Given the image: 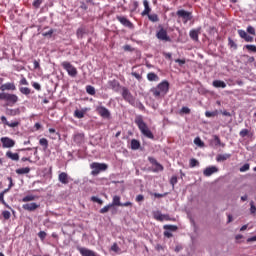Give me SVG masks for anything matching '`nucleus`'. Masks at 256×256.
<instances>
[{"instance_id":"f257e3e1","label":"nucleus","mask_w":256,"mask_h":256,"mask_svg":"<svg viewBox=\"0 0 256 256\" xmlns=\"http://www.w3.org/2000/svg\"><path fill=\"white\" fill-rule=\"evenodd\" d=\"M150 92L156 98L165 97L169 93V82L167 80L162 81L156 87L151 88Z\"/></svg>"},{"instance_id":"f03ea898","label":"nucleus","mask_w":256,"mask_h":256,"mask_svg":"<svg viewBox=\"0 0 256 256\" xmlns=\"http://www.w3.org/2000/svg\"><path fill=\"white\" fill-rule=\"evenodd\" d=\"M135 123L142 135H144V137H147L148 139H155L153 132H151L149 126H147V123L143 121V118L141 116L136 117Z\"/></svg>"},{"instance_id":"7ed1b4c3","label":"nucleus","mask_w":256,"mask_h":256,"mask_svg":"<svg viewBox=\"0 0 256 256\" xmlns=\"http://www.w3.org/2000/svg\"><path fill=\"white\" fill-rule=\"evenodd\" d=\"M0 100L7 101L8 105H15L19 101V97L15 94L0 92Z\"/></svg>"},{"instance_id":"20e7f679","label":"nucleus","mask_w":256,"mask_h":256,"mask_svg":"<svg viewBox=\"0 0 256 256\" xmlns=\"http://www.w3.org/2000/svg\"><path fill=\"white\" fill-rule=\"evenodd\" d=\"M90 168L92 170L91 175L96 177V175H99L100 171H107V164H101V163L94 162L90 165Z\"/></svg>"},{"instance_id":"39448f33","label":"nucleus","mask_w":256,"mask_h":256,"mask_svg":"<svg viewBox=\"0 0 256 256\" xmlns=\"http://www.w3.org/2000/svg\"><path fill=\"white\" fill-rule=\"evenodd\" d=\"M62 67L65 69V71H67L70 77H77V68L72 66L69 62H62Z\"/></svg>"},{"instance_id":"423d86ee","label":"nucleus","mask_w":256,"mask_h":256,"mask_svg":"<svg viewBox=\"0 0 256 256\" xmlns=\"http://www.w3.org/2000/svg\"><path fill=\"white\" fill-rule=\"evenodd\" d=\"M122 97L124 100H126L130 105H135V97H133V94L129 91L127 88H122Z\"/></svg>"},{"instance_id":"0eeeda50","label":"nucleus","mask_w":256,"mask_h":256,"mask_svg":"<svg viewBox=\"0 0 256 256\" xmlns=\"http://www.w3.org/2000/svg\"><path fill=\"white\" fill-rule=\"evenodd\" d=\"M96 111L103 119H111V112L105 106H98Z\"/></svg>"},{"instance_id":"6e6552de","label":"nucleus","mask_w":256,"mask_h":256,"mask_svg":"<svg viewBox=\"0 0 256 256\" xmlns=\"http://www.w3.org/2000/svg\"><path fill=\"white\" fill-rule=\"evenodd\" d=\"M0 141L2 143L3 149H11V148L15 147V140H13L9 137H2L0 139Z\"/></svg>"},{"instance_id":"1a4fd4ad","label":"nucleus","mask_w":256,"mask_h":256,"mask_svg":"<svg viewBox=\"0 0 256 256\" xmlns=\"http://www.w3.org/2000/svg\"><path fill=\"white\" fill-rule=\"evenodd\" d=\"M176 15H178L181 19H183L184 23H187V21H191L192 19L191 12L186 10H178L176 12Z\"/></svg>"},{"instance_id":"9d476101","label":"nucleus","mask_w":256,"mask_h":256,"mask_svg":"<svg viewBox=\"0 0 256 256\" xmlns=\"http://www.w3.org/2000/svg\"><path fill=\"white\" fill-rule=\"evenodd\" d=\"M156 36L160 41H171V38L167 36V30H165L163 27L160 28Z\"/></svg>"},{"instance_id":"9b49d317","label":"nucleus","mask_w":256,"mask_h":256,"mask_svg":"<svg viewBox=\"0 0 256 256\" xmlns=\"http://www.w3.org/2000/svg\"><path fill=\"white\" fill-rule=\"evenodd\" d=\"M77 251H79L80 255L82 256H99L93 250H89L85 247H77Z\"/></svg>"},{"instance_id":"f8f14e48","label":"nucleus","mask_w":256,"mask_h":256,"mask_svg":"<svg viewBox=\"0 0 256 256\" xmlns=\"http://www.w3.org/2000/svg\"><path fill=\"white\" fill-rule=\"evenodd\" d=\"M70 179L71 177H69V174H67L66 172H61L58 175V181L62 183V185H69Z\"/></svg>"},{"instance_id":"ddd939ff","label":"nucleus","mask_w":256,"mask_h":256,"mask_svg":"<svg viewBox=\"0 0 256 256\" xmlns=\"http://www.w3.org/2000/svg\"><path fill=\"white\" fill-rule=\"evenodd\" d=\"M218 171H219V168H217V166H210L204 169L203 175L205 177H211V175H213L214 173H217Z\"/></svg>"},{"instance_id":"4468645a","label":"nucleus","mask_w":256,"mask_h":256,"mask_svg":"<svg viewBox=\"0 0 256 256\" xmlns=\"http://www.w3.org/2000/svg\"><path fill=\"white\" fill-rule=\"evenodd\" d=\"M238 35L241 37V39H244L246 43H253V36L247 34L245 30H238Z\"/></svg>"},{"instance_id":"2eb2a0df","label":"nucleus","mask_w":256,"mask_h":256,"mask_svg":"<svg viewBox=\"0 0 256 256\" xmlns=\"http://www.w3.org/2000/svg\"><path fill=\"white\" fill-rule=\"evenodd\" d=\"M17 87H15V83H5L0 86V91H15Z\"/></svg>"},{"instance_id":"dca6fc26","label":"nucleus","mask_w":256,"mask_h":256,"mask_svg":"<svg viewBox=\"0 0 256 256\" xmlns=\"http://www.w3.org/2000/svg\"><path fill=\"white\" fill-rule=\"evenodd\" d=\"M22 209L25 211H35V209H39V205L35 202L23 204Z\"/></svg>"},{"instance_id":"f3484780","label":"nucleus","mask_w":256,"mask_h":256,"mask_svg":"<svg viewBox=\"0 0 256 256\" xmlns=\"http://www.w3.org/2000/svg\"><path fill=\"white\" fill-rule=\"evenodd\" d=\"M154 219H156V221H167V219H169V215H165L162 214L160 211H156L154 212Z\"/></svg>"},{"instance_id":"a211bd4d","label":"nucleus","mask_w":256,"mask_h":256,"mask_svg":"<svg viewBox=\"0 0 256 256\" xmlns=\"http://www.w3.org/2000/svg\"><path fill=\"white\" fill-rule=\"evenodd\" d=\"M108 87L109 89H112L113 91H119V87H120V84H119V81L117 80H110L108 81Z\"/></svg>"},{"instance_id":"6ab92c4d","label":"nucleus","mask_w":256,"mask_h":256,"mask_svg":"<svg viewBox=\"0 0 256 256\" xmlns=\"http://www.w3.org/2000/svg\"><path fill=\"white\" fill-rule=\"evenodd\" d=\"M117 20L124 25L125 27H132L133 24L131 23V21H129L128 19H126L123 16H117Z\"/></svg>"},{"instance_id":"aec40b11","label":"nucleus","mask_w":256,"mask_h":256,"mask_svg":"<svg viewBox=\"0 0 256 256\" xmlns=\"http://www.w3.org/2000/svg\"><path fill=\"white\" fill-rule=\"evenodd\" d=\"M201 33V28L191 30L190 31V37L193 39V41H199V34Z\"/></svg>"},{"instance_id":"412c9836","label":"nucleus","mask_w":256,"mask_h":256,"mask_svg":"<svg viewBox=\"0 0 256 256\" xmlns=\"http://www.w3.org/2000/svg\"><path fill=\"white\" fill-rule=\"evenodd\" d=\"M143 5H144V11H142L141 15L142 17H145V15H149V13H151V7H149V1L147 0L143 1Z\"/></svg>"},{"instance_id":"4be33fe9","label":"nucleus","mask_w":256,"mask_h":256,"mask_svg":"<svg viewBox=\"0 0 256 256\" xmlns=\"http://www.w3.org/2000/svg\"><path fill=\"white\" fill-rule=\"evenodd\" d=\"M6 157L11 161H19V153H13L11 151L6 152Z\"/></svg>"},{"instance_id":"5701e85b","label":"nucleus","mask_w":256,"mask_h":256,"mask_svg":"<svg viewBox=\"0 0 256 256\" xmlns=\"http://www.w3.org/2000/svg\"><path fill=\"white\" fill-rule=\"evenodd\" d=\"M148 161H150V163H152V165H156L157 171H163V165L159 164V162H157V160L155 158L149 157Z\"/></svg>"},{"instance_id":"b1692460","label":"nucleus","mask_w":256,"mask_h":256,"mask_svg":"<svg viewBox=\"0 0 256 256\" xmlns=\"http://www.w3.org/2000/svg\"><path fill=\"white\" fill-rule=\"evenodd\" d=\"M112 207H121V197L120 196H114L112 203H110Z\"/></svg>"},{"instance_id":"393cba45","label":"nucleus","mask_w":256,"mask_h":256,"mask_svg":"<svg viewBox=\"0 0 256 256\" xmlns=\"http://www.w3.org/2000/svg\"><path fill=\"white\" fill-rule=\"evenodd\" d=\"M30 172H31V168L29 167L16 169L17 175H27V173H30Z\"/></svg>"},{"instance_id":"a878e982","label":"nucleus","mask_w":256,"mask_h":256,"mask_svg":"<svg viewBox=\"0 0 256 256\" xmlns=\"http://www.w3.org/2000/svg\"><path fill=\"white\" fill-rule=\"evenodd\" d=\"M139 147H141V143L137 139H132L131 140V149L133 151H137V149H139Z\"/></svg>"},{"instance_id":"bb28decb","label":"nucleus","mask_w":256,"mask_h":256,"mask_svg":"<svg viewBox=\"0 0 256 256\" xmlns=\"http://www.w3.org/2000/svg\"><path fill=\"white\" fill-rule=\"evenodd\" d=\"M147 79H148V81L157 82V81H159V76L157 74H155L154 72H150L147 74Z\"/></svg>"},{"instance_id":"cd10ccee","label":"nucleus","mask_w":256,"mask_h":256,"mask_svg":"<svg viewBox=\"0 0 256 256\" xmlns=\"http://www.w3.org/2000/svg\"><path fill=\"white\" fill-rule=\"evenodd\" d=\"M147 17L152 23H158L159 21V16L157 14H147Z\"/></svg>"},{"instance_id":"c85d7f7f","label":"nucleus","mask_w":256,"mask_h":256,"mask_svg":"<svg viewBox=\"0 0 256 256\" xmlns=\"http://www.w3.org/2000/svg\"><path fill=\"white\" fill-rule=\"evenodd\" d=\"M74 116L77 119H83V117H85V111H83V110H75Z\"/></svg>"},{"instance_id":"c756f323","label":"nucleus","mask_w":256,"mask_h":256,"mask_svg":"<svg viewBox=\"0 0 256 256\" xmlns=\"http://www.w3.org/2000/svg\"><path fill=\"white\" fill-rule=\"evenodd\" d=\"M213 86L216 88L221 87L222 89H225V82L221 81V80H215L213 82Z\"/></svg>"},{"instance_id":"7c9ffc66","label":"nucleus","mask_w":256,"mask_h":256,"mask_svg":"<svg viewBox=\"0 0 256 256\" xmlns=\"http://www.w3.org/2000/svg\"><path fill=\"white\" fill-rule=\"evenodd\" d=\"M39 143L44 149H47L49 147V141L46 138H41L39 140Z\"/></svg>"},{"instance_id":"2f4dec72","label":"nucleus","mask_w":256,"mask_h":256,"mask_svg":"<svg viewBox=\"0 0 256 256\" xmlns=\"http://www.w3.org/2000/svg\"><path fill=\"white\" fill-rule=\"evenodd\" d=\"M86 93H88V95H95V87L91 85L86 86Z\"/></svg>"},{"instance_id":"473e14b6","label":"nucleus","mask_w":256,"mask_h":256,"mask_svg":"<svg viewBox=\"0 0 256 256\" xmlns=\"http://www.w3.org/2000/svg\"><path fill=\"white\" fill-rule=\"evenodd\" d=\"M190 167H199V160L195 159V158H191L190 159V163H189Z\"/></svg>"},{"instance_id":"72a5a7b5","label":"nucleus","mask_w":256,"mask_h":256,"mask_svg":"<svg viewBox=\"0 0 256 256\" xmlns=\"http://www.w3.org/2000/svg\"><path fill=\"white\" fill-rule=\"evenodd\" d=\"M245 49H247L248 51H251L252 53H256V46L253 44H247L244 46Z\"/></svg>"},{"instance_id":"f704fd0d","label":"nucleus","mask_w":256,"mask_h":256,"mask_svg":"<svg viewBox=\"0 0 256 256\" xmlns=\"http://www.w3.org/2000/svg\"><path fill=\"white\" fill-rule=\"evenodd\" d=\"M23 203H28L29 201H35V196L33 195H28L22 198Z\"/></svg>"},{"instance_id":"c9c22d12","label":"nucleus","mask_w":256,"mask_h":256,"mask_svg":"<svg viewBox=\"0 0 256 256\" xmlns=\"http://www.w3.org/2000/svg\"><path fill=\"white\" fill-rule=\"evenodd\" d=\"M76 35L78 39H83V36L85 35V30L83 28H79L76 32Z\"/></svg>"},{"instance_id":"e433bc0d","label":"nucleus","mask_w":256,"mask_h":256,"mask_svg":"<svg viewBox=\"0 0 256 256\" xmlns=\"http://www.w3.org/2000/svg\"><path fill=\"white\" fill-rule=\"evenodd\" d=\"M19 113H21V110H19V108L8 110V114L12 115V117H15V115H19Z\"/></svg>"},{"instance_id":"4c0bfd02","label":"nucleus","mask_w":256,"mask_h":256,"mask_svg":"<svg viewBox=\"0 0 256 256\" xmlns=\"http://www.w3.org/2000/svg\"><path fill=\"white\" fill-rule=\"evenodd\" d=\"M20 93H22L23 95H30L31 94V89H29L28 87H21L20 88Z\"/></svg>"},{"instance_id":"58836bf2","label":"nucleus","mask_w":256,"mask_h":256,"mask_svg":"<svg viewBox=\"0 0 256 256\" xmlns=\"http://www.w3.org/2000/svg\"><path fill=\"white\" fill-rule=\"evenodd\" d=\"M83 137H84L83 134H76V135L74 136V141H75L76 143H81V141H83Z\"/></svg>"},{"instance_id":"ea45409f","label":"nucleus","mask_w":256,"mask_h":256,"mask_svg":"<svg viewBox=\"0 0 256 256\" xmlns=\"http://www.w3.org/2000/svg\"><path fill=\"white\" fill-rule=\"evenodd\" d=\"M111 207H113L111 204L104 206L102 209H100V213H102V214L108 213L109 209H111Z\"/></svg>"},{"instance_id":"a19ab883","label":"nucleus","mask_w":256,"mask_h":256,"mask_svg":"<svg viewBox=\"0 0 256 256\" xmlns=\"http://www.w3.org/2000/svg\"><path fill=\"white\" fill-rule=\"evenodd\" d=\"M91 201H93L94 203H98L99 205H103V200H101V198L97 196H92Z\"/></svg>"},{"instance_id":"79ce46f5","label":"nucleus","mask_w":256,"mask_h":256,"mask_svg":"<svg viewBox=\"0 0 256 256\" xmlns=\"http://www.w3.org/2000/svg\"><path fill=\"white\" fill-rule=\"evenodd\" d=\"M194 143L195 145H197L198 147H203V145H205V143L202 142L201 138L197 137L194 139Z\"/></svg>"},{"instance_id":"37998d69","label":"nucleus","mask_w":256,"mask_h":256,"mask_svg":"<svg viewBox=\"0 0 256 256\" xmlns=\"http://www.w3.org/2000/svg\"><path fill=\"white\" fill-rule=\"evenodd\" d=\"M180 113H184L185 115H189V113H191V109H189V107H187V106H183L180 110Z\"/></svg>"},{"instance_id":"c03bdc74","label":"nucleus","mask_w":256,"mask_h":256,"mask_svg":"<svg viewBox=\"0 0 256 256\" xmlns=\"http://www.w3.org/2000/svg\"><path fill=\"white\" fill-rule=\"evenodd\" d=\"M228 41V45L231 49H237V44L233 40H231V38H229Z\"/></svg>"},{"instance_id":"a18cd8bd","label":"nucleus","mask_w":256,"mask_h":256,"mask_svg":"<svg viewBox=\"0 0 256 256\" xmlns=\"http://www.w3.org/2000/svg\"><path fill=\"white\" fill-rule=\"evenodd\" d=\"M7 126L11 127L12 129H14V127H19V121L8 122Z\"/></svg>"},{"instance_id":"49530a36","label":"nucleus","mask_w":256,"mask_h":256,"mask_svg":"<svg viewBox=\"0 0 256 256\" xmlns=\"http://www.w3.org/2000/svg\"><path fill=\"white\" fill-rule=\"evenodd\" d=\"M2 216H3V218L6 219V220H7V219H11V212L5 210V211L2 212Z\"/></svg>"},{"instance_id":"de8ad7c7","label":"nucleus","mask_w":256,"mask_h":256,"mask_svg":"<svg viewBox=\"0 0 256 256\" xmlns=\"http://www.w3.org/2000/svg\"><path fill=\"white\" fill-rule=\"evenodd\" d=\"M250 213L252 215H255V213H256V207H255V203L254 202H250Z\"/></svg>"},{"instance_id":"09e8293b","label":"nucleus","mask_w":256,"mask_h":256,"mask_svg":"<svg viewBox=\"0 0 256 256\" xmlns=\"http://www.w3.org/2000/svg\"><path fill=\"white\" fill-rule=\"evenodd\" d=\"M245 171H249V164L246 163L242 167H240V173H245Z\"/></svg>"},{"instance_id":"8fccbe9b","label":"nucleus","mask_w":256,"mask_h":256,"mask_svg":"<svg viewBox=\"0 0 256 256\" xmlns=\"http://www.w3.org/2000/svg\"><path fill=\"white\" fill-rule=\"evenodd\" d=\"M240 137H247L249 135V130L248 129H242L239 133Z\"/></svg>"},{"instance_id":"3c124183","label":"nucleus","mask_w":256,"mask_h":256,"mask_svg":"<svg viewBox=\"0 0 256 256\" xmlns=\"http://www.w3.org/2000/svg\"><path fill=\"white\" fill-rule=\"evenodd\" d=\"M53 33H55V30L50 29L47 32H43V37H51L53 35Z\"/></svg>"},{"instance_id":"603ef678","label":"nucleus","mask_w":256,"mask_h":256,"mask_svg":"<svg viewBox=\"0 0 256 256\" xmlns=\"http://www.w3.org/2000/svg\"><path fill=\"white\" fill-rule=\"evenodd\" d=\"M111 251H114V253H119L120 248H119V246L117 245V243H114V244L111 246Z\"/></svg>"},{"instance_id":"864d4df0","label":"nucleus","mask_w":256,"mask_h":256,"mask_svg":"<svg viewBox=\"0 0 256 256\" xmlns=\"http://www.w3.org/2000/svg\"><path fill=\"white\" fill-rule=\"evenodd\" d=\"M164 229H169V231H177V226H175V225H165Z\"/></svg>"},{"instance_id":"5fc2aeb1","label":"nucleus","mask_w":256,"mask_h":256,"mask_svg":"<svg viewBox=\"0 0 256 256\" xmlns=\"http://www.w3.org/2000/svg\"><path fill=\"white\" fill-rule=\"evenodd\" d=\"M247 33H249L250 35H255V28L253 26H248Z\"/></svg>"},{"instance_id":"6e6d98bb","label":"nucleus","mask_w":256,"mask_h":256,"mask_svg":"<svg viewBox=\"0 0 256 256\" xmlns=\"http://www.w3.org/2000/svg\"><path fill=\"white\" fill-rule=\"evenodd\" d=\"M170 185H172V187H175V185H177V176H173L170 179Z\"/></svg>"},{"instance_id":"4d7b16f0","label":"nucleus","mask_w":256,"mask_h":256,"mask_svg":"<svg viewBox=\"0 0 256 256\" xmlns=\"http://www.w3.org/2000/svg\"><path fill=\"white\" fill-rule=\"evenodd\" d=\"M215 115H217V112H215V111H213V112H211V111H206V112H205V116H206V117H215Z\"/></svg>"},{"instance_id":"13d9d810","label":"nucleus","mask_w":256,"mask_h":256,"mask_svg":"<svg viewBox=\"0 0 256 256\" xmlns=\"http://www.w3.org/2000/svg\"><path fill=\"white\" fill-rule=\"evenodd\" d=\"M38 237H40V239H45L47 237V233H45V231H40L38 233Z\"/></svg>"},{"instance_id":"bf43d9fd","label":"nucleus","mask_w":256,"mask_h":256,"mask_svg":"<svg viewBox=\"0 0 256 256\" xmlns=\"http://www.w3.org/2000/svg\"><path fill=\"white\" fill-rule=\"evenodd\" d=\"M144 200H145V196H143L142 194H139V195L136 197L137 203H141V201H144Z\"/></svg>"},{"instance_id":"052dcab7","label":"nucleus","mask_w":256,"mask_h":256,"mask_svg":"<svg viewBox=\"0 0 256 256\" xmlns=\"http://www.w3.org/2000/svg\"><path fill=\"white\" fill-rule=\"evenodd\" d=\"M32 86L34 87V89H36V91H41V84L40 83L34 82Z\"/></svg>"},{"instance_id":"680f3d73","label":"nucleus","mask_w":256,"mask_h":256,"mask_svg":"<svg viewBox=\"0 0 256 256\" xmlns=\"http://www.w3.org/2000/svg\"><path fill=\"white\" fill-rule=\"evenodd\" d=\"M33 6L36 7V9H39V7H41V0H35Z\"/></svg>"},{"instance_id":"e2e57ef3","label":"nucleus","mask_w":256,"mask_h":256,"mask_svg":"<svg viewBox=\"0 0 256 256\" xmlns=\"http://www.w3.org/2000/svg\"><path fill=\"white\" fill-rule=\"evenodd\" d=\"M132 77H135V79H137L138 81H141L142 77L140 76L139 73L137 72H132Z\"/></svg>"},{"instance_id":"0e129e2a","label":"nucleus","mask_w":256,"mask_h":256,"mask_svg":"<svg viewBox=\"0 0 256 256\" xmlns=\"http://www.w3.org/2000/svg\"><path fill=\"white\" fill-rule=\"evenodd\" d=\"M241 239H243V235L238 234L235 236L236 243H241Z\"/></svg>"},{"instance_id":"69168bd1","label":"nucleus","mask_w":256,"mask_h":256,"mask_svg":"<svg viewBox=\"0 0 256 256\" xmlns=\"http://www.w3.org/2000/svg\"><path fill=\"white\" fill-rule=\"evenodd\" d=\"M166 195L167 193H164V194L154 193V197H156L157 199H161V197H165Z\"/></svg>"},{"instance_id":"338daca9","label":"nucleus","mask_w":256,"mask_h":256,"mask_svg":"<svg viewBox=\"0 0 256 256\" xmlns=\"http://www.w3.org/2000/svg\"><path fill=\"white\" fill-rule=\"evenodd\" d=\"M20 85H29V82H27V79L26 78H22L20 80Z\"/></svg>"},{"instance_id":"774afa93","label":"nucleus","mask_w":256,"mask_h":256,"mask_svg":"<svg viewBox=\"0 0 256 256\" xmlns=\"http://www.w3.org/2000/svg\"><path fill=\"white\" fill-rule=\"evenodd\" d=\"M175 62L179 63L180 66L185 65V60L176 59Z\"/></svg>"}]
</instances>
